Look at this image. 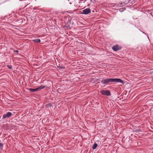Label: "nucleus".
Masks as SVG:
<instances>
[{"label":"nucleus","mask_w":153,"mask_h":153,"mask_svg":"<svg viewBox=\"0 0 153 153\" xmlns=\"http://www.w3.org/2000/svg\"><path fill=\"white\" fill-rule=\"evenodd\" d=\"M101 82L103 84H107L110 82H119L122 84L124 83L122 79L117 78H108L107 79H103L101 81Z\"/></svg>","instance_id":"f257e3e1"},{"label":"nucleus","mask_w":153,"mask_h":153,"mask_svg":"<svg viewBox=\"0 0 153 153\" xmlns=\"http://www.w3.org/2000/svg\"><path fill=\"white\" fill-rule=\"evenodd\" d=\"M101 94L102 95L107 96H110L111 94L109 91L107 90H102L100 92Z\"/></svg>","instance_id":"f03ea898"},{"label":"nucleus","mask_w":153,"mask_h":153,"mask_svg":"<svg viewBox=\"0 0 153 153\" xmlns=\"http://www.w3.org/2000/svg\"><path fill=\"white\" fill-rule=\"evenodd\" d=\"M91 12V9L89 8H86L82 10V12L81 14L86 15L90 13Z\"/></svg>","instance_id":"7ed1b4c3"},{"label":"nucleus","mask_w":153,"mask_h":153,"mask_svg":"<svg viewBox=\"0 0 153 153\" xmlns=\"http://www.w3.org/2000/svg\"><path fill=\"white\" fill-rule=\"evenodd\" d=\"M12 115V113L10 112H8L6 114L3 115L2 119H5L7 118H9Z\"/></svg>","instance_id":"20e7f679"},{"label":"nucleus","mask_w":153,"mask_h":153,"mask_svg":"<svg viewBox=\"0 0 153 153\" xmlns=\"http://www.w3.org/2000/svg\"><path fill=\"white\" fill-rule=\"evenodd\" d=\"M121 48V47L117 45H115L112 47V49L114 51H118Z\"/></svg>","instance_id":"39448f33"},{"label":"nucleus","mask_w":153,"mask_h":153,"mask_svg":"<svg viewBox=\"0 0 153 153\" xmlns=\"http://www.w3.org/2000/svg\"><path fill=\"white\" fill-rule=\"evenodd\" d=\"M28 90L31 92H34L38 91L37 88L35 89L30 88L28 89Z\"/></svg>","instance_id":"423d86ee"},{"label":"nucleus","mask_w":153,"mask_h":153,"mask_svg":"<svg viewBox=\"0 0 153 153\" xmlns=\"http://www.w3.org/2000/svg\"><path fill=\"white\" fill-rule=\"evenodd\" d=\"M45 87V86L43 85H41L38 87V88H37V91H39L42 89H43Z\"/></svg>","instance_id":"0eeeda50"},{"label":"nucleus","mask_w":153,"mask_h":153,"mask_svg":"<svg viewBox=\"0 0 153 153\" xmlns=\"http://www.w3.org/2000/svg\"><path fill=\"white\" fill-rule=\"evenodd\" d=\"M97 146V145L96 143H95L92 146L93 149H95L96 148Z\"/></svg>","instance_id":"6e6552de"},{"label":"nucleus","mask_w":153,"mask_h":153,"mask_svg":"<svg viewBox=\"0 0 153 153\" xmlns=\"http://www.w3.org/2000/svg\"><path fill=\"white\" fill-rule=\"evenodd\" d=\"M33 41L35 42H36L38 43L40 42V40L39 39H36L33 40Z\"/></svg>","instance_id":"1a4fd4ad"},{"label":"nucleus","mask_w":153,"mask_h":153,"mask_svg":"<svg viewBox=\"0 0 153 153\" xmlns=\"http://www.w3.org/2000/svg\"><path fill=\"white\" fill-rule=\"evenodd\" d=\"M3 147V144L1 143H0V149H2Z\"/></svg>","instance_id":"9d476101"},{"label":"nucleus","mask_w":153,"mask_h":153,"mask_svg":"<svg viewBox=\"0 0 153 153\" xmlns=\"http://www.w3.org/2000/svg\"><path fill=\"white\" fill-rule=\"evenodd\" d=\"M52 106V104L51 103H49L46 105V107H51Z\"/></svg>","instance_id":"9b49d317"},{"label":"nucleus","mask_w":153,"mask_h":153,"mask_svg":"<svg viewBox=\"0 0 153 153\" xmlns=\"http://www.w3.org/2000/svg\"><path fill=\"white\" fill-rule=\"evenodd\" d=\"M7 66L9 68V69H11L12 68V67L11 66L7 65Z\"/></svg>","instance_id":"f8f14e48"},{"label":"nucleus","mask_w":153,"mask_h":153,"mask_svg":"<svg viewBox=\"0 0 153 153\" xmlns=\"http://www.w3.org/2000/svg\"><path fill=\"white\" fill-rule=\"evenodd\" d=\"M15 52H18V51H15Z\"/></svg>","instance_id":"ddd939ff"},{"label":"nucleus","mask_w":153,"mask_h":153,"mask_svg":"<svg viewBox=\"0 0 153 153\" xmlns=\"http://www.w3.org/2000/svg\"><path fill=\"white\" fill-rule=\"evenodd\" d=\"M122 20H123V21L124 20H125V19H123Z\"/></svg>","instance_id":"4468645a"},{"label":"nucleus","mask_w":153,"mask_h":153,"mask_svg":"<svg viewBox=\"0 0 153 153\" xmlns=\"http://www.w3.org/2000/svg\"><path fill=\"white\" fill-rule=\"evenodd\" d=\"M147 37H148V35H147Z\"/></svg>","instance_id":"2eb2a0df"}]
</instances>
